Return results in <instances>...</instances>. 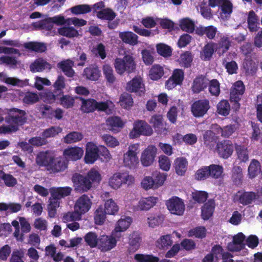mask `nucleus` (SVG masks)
Returning a JSON list of instances; mask_svg holds the SVG:
<instances>
[{"label":"nucleus","instance_id":"obj_1","mask_svg":"<svg viewBox=\"0 0 262 262\" xmlns=\"http://www.w3.org/2000/svg\"><path fill=\"white\" fill-rule=\"evenodd\" d=\"M77 98L81 101L80 110L84 113H93L95 111L104 112L108 108V105L106 102H97L92 98L85 99L81 97Z\"/></svg>","mask_w":262,"mask_h":262},{"label":"nucleus","instance_id":"obj_2","mask_svg":"<svg viewBox=\"0 0 262 262\" xmlns=\"http://www.w3.org/2000/svg\"><path fill=\"white\" fill-rule=\"evenodd\" d=\"M116 72L121 75L125 72L130 73L134 71L136 68L133 57L129 55L124 56L123 59L116 58L114 63Z\"/></svg>","mask_w":262,"mask_h":262},{"label":"nucleus","instance_id":"obj_3","mask_svg":"<svg viewBox=\"0 0 262 262\" xmlns=\"http://www.w3.org/2000/svg\"><path fill=\"white\" fill-rule=\"evenodd\" d=\"M26 113L24 110L12 108L8 110V115L5 121L9 124L19 126L23 125L27 122Z\"/></svg>","mask_w":262,"mask_h":262},{"label":"nucleus","instance_id":"obj_4","mask_svg":"<svg viewBox=\"0 0 262 262\" xmlns=\"http://www.w3.org/2000/svg\"><path fill=\"white\" fill-rule=\"evenodd\" d=\"M138 144H134L129 146L128 151L124 154L123 163L125 167L130 169L136 168L139 163L137 157L139 149Z\"/></svg>","mask_w":262,"mask_h":262},{"label":"nucleus","instance_id":"obj_5","mask_svg":"<svg viewBox=\"0 0 262 262\" xmlns=\"http://www.w3.org/2000/svg\"><path fill=\"white\" fill-rule=\"evenodd\" d=\"M153 130L151 127L143 120H138L134 123V127L129 134L131 139L136 138L140 135L149 136L152 135Z\"/></svg>","mask_w":262,"mask_h":262},{"label":"nucleus","instance_id":"obj_6","mask_svg":"<svg viewBox=\"0 0 262 262\" xmlns=\"http://www.w3.org/2000/svg\"><path fill=\"white\" fill-rule=\"evenodd\" d=\"M134 178L127 173L117 172L109 180V185L114 189L119 188L122 184L129 185L134 183Z\"/></svg>","mask_w":262,"mask_h":262},{"label":"nucleus","instance_id":"obj_7","mask_svg":"<svg viewBox=\"0 0 262 262\" xmlns=\"http://www.w3.org/2000/svg\"><path fill=\"white\" fill-rule=\"evenodd\" d=\"M72 180L75 190L80 193L88 191L92 186L90 180L80 173L74 174Z\"/></svg>","mask_w":262,"mask_h":262},{"label":"nucleus","instance_id":"obj_8","mask_svg":"<svg viewBox=\"0 0 262 262\" xmlns=\"http://www.w3.org/2000/svg\"><path fill=\"white\" fill-rule=\"evenodd\" d=\"M210 107L209 101L208 99H200L195 101L191 106V111L195 117H202Z\"/></svg>","mask_w":262,"mask_h":262},{"label":"nucleus","instance_id":"obj_9","mask_svg":"<svg viewBox=\"0 0 262 262\" xmlns=\"http://www.w3.org/2000/svg\"><path fill=\"white\" fill-rule=\"evenodd\" d=\"M234 145L229 140H224L219 142L216 145V150L219 156L224 159H228L233 154Z\"/></svg>","mask_w":262,"mask_h":262},{"label":"nucleus","instance_id":"obj_10","mask_svg":"<svg viewBox=\"0 0 262 262\" xmlns=\"http://www.w3.org/2000/svg\"><path fill=\"white\" fill-rule=\"evenodd\" d=\"M167 209L172 213L178 215L183 214L185 205L182 200L177 196L172 197L166 203Z\"/></svg>","mask_w":262,"mask_h":262},{"label":"nucleus","instance_id":"obj_11","mask_svg":"<svg viewBox=\"0 0 262 262\" xmlns=\"http://www.w3.org/2000/svg\"><path fill=\"white\" fill-rule=\"evenodd\" d=\"M126 90L130 93H136L139 96L144 94L145 89L140 77H135L127 83Z\"/></svg>","mask_w":262,"mask_h":262},{"label":"nucleus","instance_id":"obj_12","mask_svg":"<svg viewBox=\"0 0 262 262\" xmlns=\"http://www.w3.org/2000/svg\"><path fill=\"white\" fill-rule=\"evenodd\" d=\"M184 79V72L182 69H176L173 71L171 76L166 82V86L169 90L177 85L182 84Z\"/></svg>","mask_w":262,"mask_h":262},{"label":"nucleus","instance_id":"obj_13","mask_svg":"<svg viewBox=\"0 0 262 262\" xmlns=\"http://www.w3.org/2000/svg\"><path fill=\"white\" fill-rule=\"evenodd\" d=\"M92 201L86 194H83L76 201L74 209L81 215L88 212L92 206Z\"/></svg>","mask_w":262,"mask_h":262},{"label":"nucleus","instance_id":"obj_14","mask_svg":"<svg viewBox=\"0 0 262 262\" xmlns=\"http://www.w3.org/2000/svg\"><path fill=\"white\" fill-rule=\"evenodd\" d=\"M98 146L93 142H89L86 144L84 161L86 164H93L98 158Z\"/></svg>","mask_w":262,"mask_h":262},{"label":"nucleus","instance_id":"obj_15","mask_svg":"<svg viewBox=\"0 0 262 262\" xmlns=\"http://www.w3.org/2000/svg\"><path fill=\"white\" fill-rule=\"evenodd\" d=\"M245 238V235L242 232L234 235L232 241L228 244V250L231 252H237L244 249L245 247L244 243Z\"/></svg>","mask_w":262,"mask_h":262},{"label":"nucleus","instance_id":"obj_16","mask_svg":"<svg viewBox=\"0 0 262 262\" xmlns=\"http://www.w3.org/2000/svg\"><path fill=\"white\" fill-rule=\"evenodd\" d=\"M52 65L43 58H36L29 66L30 71L33 73L42 72L45 71H50Z\"/></svg>","mask_w":262,"mask_h":262},{"label":"nucleus","instance_id":"obj_17","mask_svg":"<svg viewBox=\"0 0 262 262\" xmlns=\"http://www.w3.org/2000/svg\"><path fill=\"white\" fill-rule=\"evenodd\" d=\"M117 244L116 238L112 235H102L99 236L98 249L102 252H106L114 248Z\"/></svg>","mask_w":262,"mask_h":262},{"label":"nucleus","instance_id":"obj_18","mask_svg":"<svg viewBox=\"0 0 262 262\" xmlns=\"http://www.w3.org/2000/svg\"><path fill=\"white\" fill-rule=\"evenodd\" d=\"M54 157V154L49 150L41 151L36 156V162L38 165L46 167L48 170Z\"/></svg>","mask_w":262,"mask_h":262},{"label":"nucleus","instance_id":"obj_19","mask_svg":"<svg viewBox=\"0 0 262 262\" xmlns=\"http://www.w3.org/2000/svg\"><path fill=\"white\" fill-rule=\"evenodd\" d=\"M157 148L154 146H149L142 152L141 162L144 166L150 165L154 161L156 155Z\"/></svg>","mask_w":262,"mask_h":262},{"label":"nucleus","instance_id":"obj_20","mask_svg":"<svg viewBox=\"0 0 262 262\" xmlns=\"http://www.w3.org/2000/svg\"><path fill=\"white\" fill-rule=\"evenodd\" d=\"M68 167V161L64 157H54L53 160L51 164V165L48 168V170L50 171L51 172L55 173L58 172L64 171Z\"/></svg>","mask_w":262,"mask_h":262},{"label":"nucleus","instance_id":"obj_21","mask_svg":"<svg viewBox=\"0 0 262 262\" xmlns=\"http://www.w3.org/2000/svg\"><path fill=\"white\" fill-rule=\"evenodd\" d=\"M209 79L203 75L196 76L193 80L191 86L194 93L198 94L208 87Z\"/></svg>","mask_w":262,"mask_h":262},{"label":"nucleus","instance_id":"obj_22","mask_svg":"<svg viewBox=\"0 0 262 262\" xmlns=\"http://www.w3.org/2000/svg\"><path fill=\"white\" fill-rule=\"evenodd\" d=\"M83 150L82 148L75 146L66 148L64 150L63 155L67 161L68 160L77 161L82 157Z\"/></svg>","mask_w":262,"mask_h":262},{"label":"nucleus","instance_id":"obj_23","mask_svg":"<svg viewBox=\"0 0 262 262\" xmlns=\"http://www.w3.org/2000/svg\"><path fill=\"white\" fill-rule=\"evenodd\" d=\"M149 123L152 125L156 132L158 134H164L167 132L165 123L164 122L163 116L161 115H154L150 118Z\"/></svg>","mask_w":262,"mask_h":262},{"label":"nucleus","instance_id":"obj_24","mask_svg":"<svg viewBox=\"0 0 262 262\" xmlns=\"http://www.w3.org/2000/svg\"><path fill=\"white\" fill-rule=\"evenodd\" d=\"M215 52L221 56L223 55L229 49L231 46V40L229 37L225 36H221L217 43L214 42Z\"/></svg>","mask_w":262,"mask_h":262},{"label":"nucleus","instance_id":"obj_25","mask_svg":"<svg viewBox=\"0 0 262 262\" xmlns=\"http://www.w3.org/2000/svg\"><path fill=\"white\" fill-rule=\"evenodd\" d=\"M106 123L108 129L114 133L118 132L124 125L120 117L118 116L110 117Z\"/></svg>","mask_w":262,"mask_h":262},{"label":"nucleus","instance_id":"obj_26","mask_svg":"<svg viewBox=\"0 0 262 262\" xmlns=\"http://www.w3.org/2000/svg\"><path fill=\"white\" fill-rule=\"evenodd\" d=\"M188 165V161L185 158H177L174 161V168L176 173L179 176H184L187 170Z\"/></svg>","mask_w":262,"mask_h":262},{"label":"nucleus","instance_id":"obj_27","mask_svg":"<svg viewBox=\"0 0 262 262\" xmlns=\"http://www.w3.org/2000/svg\"><path fill=\"white\" fill-rule=\"evenodd\" d=\"M215 208V202L214 200H209L202 206L201 209V216L204 220H208L212 216Z\"/></svg>","mask_w":262,"mask_h":262},{"label":"nucleus","instance_id":"obj_28","mask_svg":"<svg viewBox=\"0 0 262 262\" xmlns=\"http://www.w3.org/2000/svg\"><path fill=\"white\" fill-rule=\"evenodd\" d=\"M173 244L171 235L166 234L162 235L156 242V246L160 250L166 251Z\"/></svg>","mask_w":262,"mask_h":262},{"label":"nucleus","instance_id":"obj_29","mask_svg":"<svg viewBox=\"0 0 262 262\" xmlns=\"http://www.w3.org/2000/svg\"><path fill=\"white\" fill-rule=\"evenodd\" d=\"M119 36L122 41L126 44L135 46L138 43V36L133 32H121L119 34Z\"/></svg>","mask_w":262,"mask_h":262},{"label":"nucleus","instance_id":"obj_30","mask_svg":"<svg viewBox=\"0 0 262 262\" xmlns=\"http://www.w3.org/2000/svg\"><path fill=\"white\" fill-rule=\"evenodd\" d=\"M245 91V85L243 82L237 81L234 83L230 91V98L231 99L241 98Z\"/></svg>","mask_w":262,"mask_h":262},{"label":"nucleus","instance_id":"obj_31","mask_svg":"<svg viewBox=\"0 0 262 262\" xmlns=\"http://www.w3.org/2000/svg\"><path fill=\"white\" fill-rule=\"evenodd\" d=\"M157 198L154 196L142 198L137 206L138 210H148L156 203Z\"/></svg>","mask_w":262,"mask_h":262},{"label":"nucleus","instance_id":"obj_32","mask_svg":"<svg viewBox=\"0 0 262 262\" xmlns=\"http://www.w3.org/2000/svg\"><path fill=\"white\" fill-rule=\"evenodd\" d=\"M221 9L220 17L223 19H227L232 12L233 6L229 0H224L218 7Z\"/></svg>","mask_w":262,"mask_h":262},{"label":"nucleus","instance_id":"obj_33","mask_svg":"<svg viewBox=\"0 0 262 262\" xmlns=\"http://www.w3.org/2000/svg\"><path fill=\"white\" fill-rule=\"evenodd\" d=\"M83 75L85 76L88 79L96 81L100 77V71L97 66L92 64L84 69Z\"/></svg>","mask_w":262,"mask_h":262},{"label":"nucleus","instance_id":"obj_34","mask_svg":"<svg viewBox=\"0 0 262 262\" xmlns=\"http://www.w3.org/2000/svg\"><path fill=\"white\" fill-rule=\"evenodd\" d=\"M215 51L214 42H208L203 47L202 51L200 53V57L203 60H209Z\"/></svg>","mask_w":262,"mask_h":262},{"label":"nucleus","instance_id":"obj_35","mask_svg":"<svg viewBox=\"0 0 262 262\" xmlns=\"http://www.w3.org/2000/svg\"><path fill=\"white\" fill-rule=\"evenodd\" d=\"M72 188L70 187H59L51 189V195L60 200L70 195Z\"/></svg>","mask_w":262,"mask_h":262},{"label":"nucleus","instance_id":"obj_36","mask_svg":"<svg viewBox=\"0 0 262 262\" xmlns=\"http://www.w3.org/2000/svg\"><path fill=\"white\" fill-rule=\"evenodd\" d=\"M58 33L69 38L77 37L79 36L78 31L73 27L63 26L57 30Z\"/></svg>","mask_w":262,"mask_h":262},{"label":"nucleus","instance_id":"obj_37","mask_svg":"<svg viewBox=\"0 0 262 262\" xmlns=\"http://www.w3.org/2000/svg\"><path fill=\"white\" fill-rule=\"evenodd\" d=\"M24 47L31 51L42 53L47 50L45 43L36 41H29L24 44Z\"/></svg>","mask_w":262,"mask_h":262},{"label":"nucleus","instance_id":"obj_38","mask_svg":"<svg viewBox=\"0 0 262 262\" xmlns=\"http://www.w3.org/2000/svg\"><path fill=\"white\" fill-rule=\"evenodd\" d=\"M33 27L36 29L40 30L51 31L54 25L52 24L50 17L41 19L32 24Z\"/></svg>","mask_w":262,"mask_h":262},{"label":"nucleus","instance_id":"obj_39","mask_svg":"<svg viewBox=\"0 0 262 262\" xmlns=\"http://www.w3.org/2000/svg\"><path fill=\"white\" fill-rule=\"evenodd\" d=\"M96 16L101 20L112 21L116 17V14L111 8H104L97 12Z\"/></svg>","mask_w":262,"mask_h":262},{"label":"nucleus","instance_id":"obj_40","mask_svg":"<svg viewBox=\"0 0 262 262\" xmlns=\"http://www.w3.org/2000/svg\"><path fill=\"white\" fill-rule=\"evenodd\" d=\"M72 66L73 62L69 60L62 61L57 64L58 68L61 69L64 74L69 77H72L74 74Z\"/></svg>","mask_w":262,"mask_h":262},{"label":"nucleus","instance_id":"obj_41","mask_svg":"<svg viewBox=\"0 0 262 262\" xmlns=\"http://www.w3.org/2000/svg\"><path fill=\"white\" fill-rule=\"evenodd\" d=\"M230 104L227 100H222L216 105V112L221 116H228L230 114Z\"/></svg>","mask_w":262,"mask_h":262},{"label":"nucleus","instance_id":"obj_42","mask_svg":"<svg viewBox=\"0 0 262 262\" xmlns=\"http://www.w3.org/2000/svg\"><path fill=\"white\" fill-rule=\"evenodd\" d=\"M209 177L217 179L221 178L224 171L223 167L222 165L211 164L208 166Z\"/></svg>","mask_w":262,"mask_h":262},{"label":"nucleus","instance_id":"obj_43","mask_svg":"<svg viewBox=\"0 0 262 262\" xmlns=\"http://www.w3.org/2000/svg\"><path fill=\"white\" fill-rule=\"evenodd\" d=\"M141 238L136 235H130L129 239V246L128 247V252L130 254L137 251L140 246Z\"/></svg>","mask_w":262,"mask_h":262},{"label":"nucleus","instance_id":"obj_44","mask_svg":"<svg viewBox=\"0 0 262 262\" xmlns=\"http://www.w3.org/2000/svg\"><path fill=\"white\" fill-rule=\"evenodd\" d=\"M235 149L237 158L241 162L246 163L249 160V154L247 147L244 145H236Z\"/></svg>","mask_w":262,"mask_h":262},{"label":"nucleus","instance_id":"obj_45","mask_svg":"<svg viewBox=\"0 0 262 262\" xmlns=\"http://www.w3.org/2000/svg\"><path fill=\"white\" fill-rule=\"evenodd\" d=\"M84 239L88 245L91 248H95L98 246L99 237H98L97 234L93 232H89L84 236Z\"/></svg>","mask_w":262,"mask_h":262},{"label":"nucleus","instance_id":"obj_46","mask_svg":"<svg viewBox=\"0 0 262 262\" xmlns=\"http://www.w3.org/2000/svg\"><path fill=\"white\" fill-rule=\"evenodd\" d=\"M164 75L163 68L159 65L155 64L152 66L149 71V77L153 80H158Z\"/></svg>","mask_w":262,"mask_h":262},{"label":"nucleus","instance_id":"obj_47","mask_svg":"<svg viewBox=\"0 0 262 262\" xmlns=\"http://www.w3.org/2000/svg\"><path fill=\"white\" fill-rule=\"evenodd\" d=\"M83 138L82 133L78 132H71L64 137V142L67 144L76 143L81 141Z\"/></svg>","mask_w":262,"mask_h":262},{"label":"nucleus","instance_id":"obj_48","mask_svg":"<svg viewBox=\"0 0 262 262\" xmlns=\"http://www.w3.org/2000/svg\"><path fill=\"white\" fill-rule=\"evenodd\" d=\"M136 262H159V258L152 254L138 253L134 255Z\"/></svg>","mask_w":262,"mask_h":262},{"label":"nucleus","instance_id":"obj_49","mask_svg":"<svg viewBox=\"0 0 262 262\" xmlns=\"http://www.w3.org/2000/svg\"><path fill=\"white\" fill-rule=\"evenodd\" d=\"M260 163L255 159H253L248 167V171L250 178H255L260 172Z\"/></svg>","mask_w":262,"mask_h":262},{"label":"nucleus","instance_id":"obj_50","mask_svg":"<svg viewBox=\"0 0 262 262\" xmlns=\"http://www.w3.org/2000/svg\"><path fill=\"white\" fill-rule=\"evenodd\" d=\"M258 19L253 10L249 12L247 21L248 28L251 32H255L257 30Z\"/></svg>","mask_w":262,"mask_h":262},{"label":"nucleus","instance_id":"obj_51","mask_svg":"<svg viewBox=\"0 0 262 262\" xmlns=\"http://www.w3.org/2000/svg\"><path fill=\"white\" fill-rule=\"evenodd\" d=\"M70 10L75 15L84 14L91 12L92 8L88 4H81L72 7Z\"/></svg>","mask_w":262,"mask_h":262},{"label":"nucleus","instance_id":"obj_52","mask_svg":"<svg viewBox=\"0 0 262 262\" xmlns=\"http://www.w3.org/2000/svg\"><path fill=\"white\" fill-rule=\"evenodd\" d=\"M208 86L209 92L211 96L215 97L219 96L221 93L220 83L217 79H213L209 80Z\"/></svg>","mask_w":262,"mask_h":262},{"label":"nucleus","instance_id":"obj_53","mask_svg":"<svg viewBox=\"0 0 262 262\" xmlns=\"http://www.w3.org/2000/svg\"><path fill=\"white\" fill-rule=\"evenodd\" d=\"M53 86L55 93H58L60 96L62 95L63 90L66 88L64 77L61 75H59Z\"/></svg>","mask_w":262,"mask_h":262},{"label":"nucleus","instance_id":"obj_54","mask_svg":"<svg viewBox=\"0 0 262 262\" xmlns=\"http://www.w3.org/2000/svg\"><path fill=\"white\" fill-rule=\"evenodd\" d=\"M148 223L149 227L154 228L161 225L164 220V216L162 214H151L148 217Z\"/></svg>","mask_w":262,"mask_h":262},{"label":"nucleus","instance_id":"obj_55","mask_svg":"<svg viewBox=\"0 0 262 262\" xmlns=\"http://www.w3.org/2000/svg\"><path fill=\"white\" fill-rule=\"evenodd\" d=\"M157 53L164 57H168L171 56L172 49L171 47L163 43H160L156 45Z\"/></svg>","mask_w":262,"mask_h":262},{"label":"nucleus","instance_id":"obj_56","mask_svg":"<svg viewBox=\"0 0 262 262\" xmlns=\"http://www.w3.org/2000/svg\"><path fill=\"white\" fill-rule=\"evenodd\" d=\"M180 64L185 68L191 67L193 60L191 53L189 51H186L182 53L180 58Z\"/></svg>","mask_w":262,"mask_h":262},{"label":"nucleus","instance_id":"obj_57","mask_svg":"<svg viewBox=\"0 0 262 262\" xmlns=\"http://www.w3.org/2000/svg\"><path fill=\"white\" fill-rule=\"evenodd\" d=\"M236 130V127L234 124L226 125L223 127L220 126L217 128V133L221 134V136L224 138H229Z\"/></svg>","mask_w":262,"mask_h":262},{"label":"nucleus","instance_id":"obj_58","mask_svg":"<svg viewBox=\"0 0 262 262\" xmlns=\"http://www.w3.org/2000/svg\"><path fill=\"white\" fill-rule=\"evenodd\" d=\"M106 214L102 207H99L95 211L94 220L96 225H102L106 219Z\"/></svg>","mask_w":262,"mask_h":262},{"label":"nucleus","instance_id":"obj_59","mask_svg":"<svg viewBox=\"0 0 262 262\" xmlns=\"http://www.w3.org/2000/svg\"><path fill=\"white\" fill-rule=\"evenodd\" d=\"M189 237L194 236L199 238H203L206 235V229L204 226L196 227L190 230L188 233Z\"/></svg>","mask_w":262,"mask_h":262},{"label":"nucleus","instance_id":"obj_60","mask_svg":"<svg viewBox=\"0 0 262 262\" xmlns=\"http://www.w3.org/2000/svg\"><path fill=\"white\" fill-rule=\"evenodd\" d=\"M118 206L113 199H108L105 202L104 210L107 214L114 215L118 211Z\"/></svg>","mask_w":262,"mask_h":262},{"label":"nucleus","instance_id":"obj_61","mask_svg":"<svg viewBox=\"0 0 262 262\" xmlns=\"http://www.w3.org/2000/svg\"><path fill=\"white\" fill-rule=\"evenodd\" d=\"M255 198L256 195L254 192H245L239 196V202L243 205H247Z\"/></svg>","mask_w":262,"mask_h":262},{"label":"nucleus","instance_id":"obj_62","mask_svg":"<svg viewBox=\"0 0 262 262\" xmlns=\"http://www.w3.org/2000/svg\"><path fill=\"white\" fill-rule=\"evenodd\" d=\"M180 26L183 31L188 33H192L194 30V23L188 18L182 19L180 21Z\"/></svg>","mask_w":262,"mask_h":262},{"label":"nucleus","instance_id":"obj_63","mask_svg":"<svg viewBox=\"0 0 262 262\" xmlns=\"http://www.w3.org/2000/svg\"><path fill=\"white\" fill-rule=\"evenodd\" d=\"M132 220V218L130 217L119 220L117 226L115 227V232L117 233L126 230L129 227Z\"/></svg>","mask_w":262,"mask_h":262},{"label":"nucleus","instance_id":"obj_64","mask_svg":"<svg viewBox=\"0 0 262 262\" xmlns=\"http://www.w3.org/2000/svg\"><path fill=\"white\" fill-rule=\"evenodd\" d=\"M243 178L242 169L240 166H235L232 169V179L236 185L242 183Z\"/></svg>","mask_w":262,"mask_h":262}]
</instances>
